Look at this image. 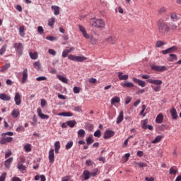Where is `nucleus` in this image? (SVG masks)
Returning <instances> with one entry per match:
<instances>
[{
	"mask_svg": "<svg viewBox=\"0 0 181 181\" xmlns=\"http://www.w3.org/2000/svg\"><path fill=\"white\" fill-rule=\"evenodd\" d=\"M157 25L158 28V32L161 35H165L170 30V27L168 25V23L165 22L163 18L158 20Z\"/></svg>",
	"mask_w": 181,
	"mask_h": 181,
	"instance_id": "obj_1",
	"label": "nucleus"
},
{
	"mask_svg": "<svg viewBox=\"0 0 181 181\" xmlns=\"http://www.w3.org/2000/svg\"><path fill=\"white\" fill-rule=\"evenodd\" d=\"M89 23L91 26L97 29H99V28L103 29L105 27V23L102 19L91 18Z\"/></svg>",
	"mask_w": 181,
	"mask_h": 181,
	"instance_id": "obj_2",
	"label": "nucleus"
},
{
	"mask_svg": "<svg viewBox=\"0 0 181 181\" xmlns=\"http://www.w3.org/2000/svg\"><path fill=\"white\" fill-rule=\"evenodd\" d=\"M146 81L151 84L155 85V86H151V88L154 92H160L161 90V85L163 84V81L159 79H148Z\"/></svg>",
	"mask_w": 181,
	"mask_h": 181,
	"instance_id": "obj_3",
	"label": "nucleus"
},
{
	"mask_svg": "<svg viewBox=\"0 0 181 181\" xmlns=\"http://www.w3.org/2000/svg\"><path fill=\"white\" fill-rule=\"evenodd\" d=\"M68 59L77 62H83L87 59L84 56H75L74 54H69Z\"/></svg>",
	"mask_w": 181,
	"mask_h": 181,
	"instance_id": "obj_4",
	"label": "nucleus"
},
{
	"mask_svg": "<svg viewBox=\"0 0 181 181\" xmlns=\"http://www.w3.org/2000/svg\"><path fill=\"white\" fill-rule=\"evenodd\" d=\"M151 69L155 71L163 72L167 70L165 66L151 65Z\"/></svg>",
	"mask_w": 181,
	"mask_h": 181,
	"instance_id": "obj_5",
	"label": "nucleus"
},
{
	"mask_svg": "<svg viewBox=\"0 0 181 181\" xmlns=\"http://www.w3.org/2000/svg\"><path fill=\"white\" fill-rule=\"evenodd\" d=\"M115 132H112V130H105L103 134V139H109L115 136Z\"/></svg>",
	"mask_w": 181,
	"mask_h": 181,
	"instance_id": "obj_6",
	"label": "nucleus"
},
{
	"mask_svg": "<svg viewBox=\"0 0 181 181\" xmlns=\"http://www.w3.org/2000/svg\"><path fill=\"white\" fill-rule=\"evenodd\" d=\"M78 29H79V31L82 33L84 38L86 39L90 38L89 34L87 33L86 28L83 25H78Z\"/></svg>",
	"mask_w": 181,
	"mask_h": 181,
	"instance_id": "obj_7",
	"label": "nucleus"
},
{
	"mask_svg": "<svg viewBox=\"0 0 181 181\" xmlns=\"http://www.w3.org/2000/svg\"><path fill=\"white\" fill-rule=\"evenodd\" d=\"M133 81L135 83H138L139 86H141V88H144L146 86V83L144 81L139 79L137 78H133Z\"/></svg>",
	"mask_w": 181,
	"mask_h": 181,
	"instance_id": "obj_8",
	"label": "nucleus"
},
{
	"mask_svg": "<svg viewBox=\"0 0 181 181\" xmlns=\"http://www.w3.org/2000/svg\"><path fill=\"white\" fill-rule=\"evenodd\" d=\"M28 69H25L24 71H23V77L21 78V83L23 84H25L26 83V80L28 77Z\"/></svg>",
	"mask_w": 181,
	"mask_h": 181,
	"instance_id": "obj_9",
	"label": "nucleus"
},
{
	"mask_svg": "<svg viewBox=\"0 0 181 181\" xmlns=\"http://www.w3.org/2000/svg\"><path fill=\"white\" fill-rule=\"evenodd\" d=\"M124 73L122 71H119L118 72V78L119 81H127L129 79V75L128 74H124L123 75Z\"/></svg>",
	"mask_w": 181,
	"mask_h": 181,
	"instance_id": "obj_10",
	"label": "nucleus"
},
{
	"mask_svg": "<svg viewBox=\"0 0 181 181\" xmlns=\"http://www.w3.org/2000/svg\"><path fill=\"white\" fill-rule=\"evenodd\" d=\"M37 112L38 113V117L42 119H48L49 116L48 115H44V113H42V109L40 107H38L37 109Z\"/></svg>",
	"mask_w": 181,
	"mask_h": 181,
	"instance_id": "obj_11",
	"label": "nucleus"
},
{
	"mask_svg": "<svg viewBox=\"0 0 181 181\" xmlns=\"http://www.w3.org/2000/svg\"><path fill=\"white\" fill-rule=\"evenodd\" d=\"M13 141V137H2L1 141H0V144L2 145H4L7 143H11Z\"/></svg>",
	"mask_w": 181,
	"mask_h": 181,
	"instance_id": "obj_12",
	"label": "nucleus"
},
{
	"mask_svg": "<svg viewBox=\"0 0 181 181\" xmlns=\"http://www.w3.org/2000/svg\"><path fill=\"white\" fill-rule=\"evenodd\" d=\"M14 48H16V51H17V52L22 54L23 46L21 42L14 43Z\"/></svg>",
	"mask_w": 181,
	"mask_h": 181,
	"instance_id": "obj_13",
	"label": "nucleus"
},
{
	"mask_svg": "<svg viewBox=\"0 0 181 181\" xmlns=\"http://www.w3.org/2000/svg\"><path fill=\"white\" fill-rule=\"evenodd\" d=\"M105 41L110 45H115L117 39L115 36H110L105 38Z\"/></svg>",
	"mask_w": 181,
	"mask_h": 181,
	"instance_id": "obj_14",
	"label": "nucleus"
},
{
	"mask_svg": "<svg viewBox=\"0 0 181 181\" xmlns=\"http://www.w3.org/2000/svg\"><path fill=\"white\" fill-rule=\"evenodd\" d=\"M123 120H124V112L123 110H121L119 113V115L117 117L116 123L119 124L121 122H122Z\"/></svg>",
	"mask_w": 181,
	"mask_h": 181,
	"instance_id": "obj_15",
	"label": "nucleus"
},
{
	"mask_svg": "<svg viewBox=\"0 0 181 181\" xmlns=\"http://www.w3.org/2000/svg\"><path fill=\"white\" fill-rule=\"evenodd\" d=\"M48 159L49 160V163L54 162V151L53 149L49 150L48 153Z\"/></svg>",
	"mask_w": 181,
	"mask_h": 181,
	"instance_id": "obj_16",
	"label": "nucleus"
},
{
	"mask_svg": "<svg viewBox=\"0 0 181 181\" xmlns=\"http://www.w3.org/2000/svg\"><path fill=\"white\" fill-rule=\"evenodd\" d=\"M14 101L16 102V105H20L21 104V95L19 92H16V96H14Z\"/></svg>",
	"mask_w": 181,
	"mask_h": 181,
	"instance_id": "obj_17",
	"label": "nucleus"
},
{
	"mask_svg": "<svg viewBox=\"0 0 181 181\" xmlns=\"http://www.w3.org/2000/svg\"><path fill=\"white\" fill-rule=\"evenodd\" d=\"M164 121V116L163 113H159L156 117V122L158 124H162Z\"/></svg>",
	"mask_w": 181,
	"mask_h": 181,
	"instance_id": "obj_18",
	"label": "nucleus"
},
{
	"mask_svg": "<svg viewBox=\"0 0 181 181\" xmlns=\"http://www.w3.org/2000/svg\"><path fill=\"white\" fill-rule=\"evenodd\" d=\"M23 163H25V160L21 159V161L18 162V164H17V168H18L20 171H25L26 170V167L23 165Z\"/></svg>",
	"mask_w": 181,
	"mask_h": 181,
	"instance_id": "obj_19",
	"label": "nucleus"
},
{
	"mask_svg": "<svg viewBox=\"0 0 181 181\" xmlns=\"http://www.w3.org/2000/svg\"><path fill=\"white\" fill-rule=\"evenodd\" d=\"M170 114H171L173 119H177L178 115H177V112L175 107H172L171 108Z\"/></svg>",
	"mask_w": 181,
	"mask_h": 181,
	"instance_id": "obj_20",
	"label": "nucleus"
},
{
	"mask_svg": "<svg viewBox=\"0 0 181 181\" xmlns=\"http://www.w3.org/2000/svg\"><path fill=\"white\" fill-rule=\"evenodd\" d=\"M121 101L120 98L119 96H114L110 100L111 105H114L115 103H119Z\"/></svg>",
	"mask_w": 181,
	"mask_h": 181,
	"instance_id": "obj_21",
	"label": "nucleus"
},
{
	"mask_svg": "<svg viewBox=\"0 0 181 181\" xmlns=\"http://www.w3.org/2000/svg\"><path fill=\"white\" fill-rule=\"evenodd\" d=\"M57 78H58V80H59L63 83L67 84L68 82H69L68 78L64 77V76H62V75L57 74Z\"/></svg>",
	"mask_w": 181,
	"mask_h": 181,
	"instance_id": "obj_22",
	"label": "nucleus"
},
{
	"mask_svg": "<svg viewBox=\"0 0 181 181\" xmlns=\"http://www.w3.org/2000/svg\"><path fill=\"white\" fill-rule=\"evenodd\" d=\"M51 9L54 10V15L59 16L60 13V8L58 6H52Z\"/></svg>",
	"mask_w": 181,
	"mask_h": 181,
	"instance_id": "obj_23",
	"label": "nucleus"
},
{
	"mask_svg": "<svg viewBox=\"0 0 181 181\" xmlns=\"http://www.w3.org/2000/svg\"><path fill=\"white\" fill-rule=\"evenodd\" d=\"M0 99L4 101H9L11 100V96L6 93H0Z\"/></svg>",
	"mask_w": 181,
	"mask_h": 181,
	"instance_id": "obj_24",
	"label": "nucleus"
},
{
	"mask_svg": "<svg viewBox=\"0 0 181 181\" xmlns=\"http://www.w3.org/2000/svg\"><path fill=\"white\" fill-rule=\"evenodd\" d=\"M18 33L20 34V37H25V33L24 25H20V28H18Z\"/></svg>",
	"mask_w": 181,
	"mask_h": 181,
	"instance_id": "obj_25",
	"label": "nucleus"
},
{
	"mask_svg": "<svg viewBox=\"0 0 181 181\" xmlns=\"http://www.w3.org/2000/svg\"><path fill=\"white\" fill-rule=\"evenodd\" d=\"M170 19L173 21H177L180 20V17L176 13H170Z\"/></svg>",
	"mask_w": 181,
	"mask_h": 181,
	"instance_id": "obj_26",
	"label": "nucleus"
},
{
	"mask_svg": "<svg viewBox=\"0 0 181 181\" xmlns=\"http://www.w3.org/2000/svg\"><path fill=\"white\" fill-rule=\"evenodd\" d=\"M82 177H83V180H87L90 177V173L88 170H85L82 174Z\"/></svg>",
	"mask_w": 181,
	"mask_h": 181,
	"instance_id": "obj_27",
	"label": "nucleus"
},
{
	"mask_svg": "<svg viewBox=\"0 0 181 181\" xmlns=\"http://www.w3.org/2000/svg\"><path fill=\"white\" fill-rule=\"evenodd\" d=\"M77 135L78 138H84L86 136V132L83 129H80L77 132Z\"/></svg>",
	"mask_w": 181,
	"mask_h": 181,
	"instance_id": "obj_28",
	"label": "nucleus"
},
{
	"mask_svg": "<svg viewBox=\"0 0 181 181\" xmlns=\"http://www.w3.org/2000/svg\"><path fill=\"white\" fill-rule=\"evenodd\" d=\"M13 158H8V160H6L5 161V167L7 168V169H9L10 167H11V165L13 163Z\"/></svg>",
	"mask_w": 181,
	"mask_h": 181,
	"instance_id": "obj_29",
	"label": "nucleus"
},
{
	"mask_svg": "<svg viewBox=\"0 0 181 181\" xmlns=\"http://www.w3.org/2000/svg\"><path fill=\"white\" fill-rule=\"evenodd\" d=\"M58 116L61 117H72L73 113H71V112H62L61 113H58Z\"/></svg>",
	"mask_w": 181,
	"mask_h": 181,
	"instance_id": "obj_30",
	"label": "nucleus"
},
{
	"mask_svg": "<svg viewBox=\"0 0 181 181\" xmlns=\"http://www.w3.org/2000/svg\"><path fill=\"white\" fill-rule=\"evenodd\" d=\"M76 124V120H68L66 122V125L69 126L70 128H74Z\"/></svg>",
	"mask_w": 181,
	"mask_h": 181,
	"instance_id": "obj_31",
	"label": "nucleus"
},
{
	"mask_svg": "<svg viewBox=\"0 0 181 181\" xmlns=\"http://www.w3.org/2000/svg\"><path fill=\"white\" fill-rule=\"evenodd\" d=\"M122 86L124 88H132L133 87H134V84L132 82H128L126 81L124 83V84L122 85Z\"/></svg>",
	"mask_w": 181,
	"mask_h": 181,
	"instance_id": "obj_32",
	"label": "nucleus"
},
{
	"mask_svg": "<svg viewBox=\"0 0 181 181\" xmlns=\"http://www.w3.org/2000/svg\"><path fill=\"white\" fill-rule=\"evenodd\" d=\"M134 167H139V168H145L147 167L148 165L146 163H136L134 162Z\"/></svg>",
	"mask_w": 181,
	"mask_h": 181,
	"instance_id": "obj_33",
	"label": "nucleus"
},
{
	"mask_svg": "<svg viewBox=\"0 0 181 181\" xmlns=\"http://www.w3.org/2000/svg\"><path fill=\"white\" fill-rule=\"evenodd\" d=\"M19 115H20L19 109H13V112H11V115L14 118H17Z\"/></svg>",
	"mask_w": 181,
	"mask_h": 181,
	"instance_id": "obj_34",
	"label": "nucleus"
},
{
	"mask_svg": "<svg viewBox=\"0 0 181 181\" xmlns=\"http://www.w3.org/2000/svg\"><path fill=\"white\" fill-rule=\"evenodd\" d=\"M167 11H168L167 7H165V6H162V7H160V8L158 9V14L162 15V14H163V13H165Z\"/></svg>",
	"mask_w": 181,
	"mask_h": 181,
	"instance_id": "obj_35",
	"label": "nucleus"
},
{
	"mask_svg": "<svg viewBox=\"0 0 181 181\" xmlns=\"http://www.w3.org/2000/svg\"><path fill=\"white\" fill-rule=\"evenodd\" d=\"M169 57H170L169 62H173L174 61L177 60V56L175 54H170Z\"/></svg>",
	"mask_w": 181,
	"mask_h": 181,
	"instance_id": "obj_36",
	"label": "nucleus"
},
{
	"mask_svg": "<svg viewBox=\"0 0 181 181\" xmlns=\"http://www.w3.org/2000/svg\"><path fill=\"white\" fill-rule=\"evenodd\" d=\"M163 138V136H157L154 139V140L152 141V144H156L160 142Z\"/></svg>",
	"mask_w": 181,
	"mask_h": 181,
	"instance_id": "obj_37",
	"label": "nucleus"
},
{
	"mask_svg": "<svg viewBox=\"0 0 181 181\" xmlns=\"http://www.w3.org/2000/svg\"><path fill=\"white\" fill-rule=\"evenodd\" d=\"M178 170L175 169L173 167L170 168L169 170L170 175H175L176 174H178Z\"/></svg>",
	"mask_w": 181,
	"mask_h": 181,
	"instance_id": "obj_38",
	"label": "nucleus"
},
{
	"mask_svg": "<svg viewBox=\"0 0 181 181\" xmlns=\"http://www.w3.org/2000/svg\"><path fill=\"white\" fill-rule=\"evenodd\" d=\"M30 57H31V59H37L38 58V54L37 52H30Z\"/></svg>",
	"mask_w": 181,
	"mask_h": 181,
	"instance_id": "obj_39",
	"label": "nucleus"
},
{
	"mask_svg": "<svg viewBox=\"0 0 181 181\" xmlns=\"http://www.w3.org/2000/svg\"><path fill=\"white\" fill-rule=\"evenodd\" d=\"M165 45V42H163L162 40H158L156 43V47L158 48H160Z\"/></svg>",
	"mask_w": 181,
	"mask_h": 181,
	"instance_id": "obj_40",
	"label": "nucleus"
},
{
	"mask_svg": "<svg viewBox=\"0 0 181 181\" xmlns=\"http://www.w3.org/2000/svg\"><path fill=\"white\" fill-rule=\"evenodd\" d=\"M55 23V18H51L48 20V25L53 27Z\"/></svg>",
	"mask_w": 181,
	"mask_h": 181,
	"instance_id": "obj_41",
	"label": "nucleus"
},
{
	"mask_svg": "<svg viewBox=\"0 0 181 181\" xmlns=\"http://www.w3.org/2000/svg\"><path fill=\"white\" fill-rule=\"evenodd\" d=\"M93 136L96 138H100L102 136V133L100 130H96L95 132H94L93 133Z\"/></svg>",
	"mask_w": 181,
	"mask_h": 181,
	"instance_id": "obj_42",
	"label": "nucleus"
},
{
	"mask_svg": "<svg viewBox=\"0 0 181 181\" xmlns=\"http://www.w3.org/2000/svg\"><path fill=\"white\" fill-rule=\"evenodd\" d=\"M148 119H145L144 120V122H143V124H142V128L144 129H148Z\"/></svg>",
	"mask_w": 181,
	"mask_h": 181,
	"instance_id": "obj_43",
	"label": "nucleus"
},
{
	"mask_svg": "<svg viewBox=\"0 0 181 181\" xmlns=\"http://www.w3.org/2000/svg\"><path fill=\"white\" fill-rule=\"evenodd\" d=\"M31 146H32L30 144H25V146H24V150L25 152H30L32 151Z\"/></svg>",
	"mask_w": 181,
	"mask_h": 181,
	"instance_id": "obj_44",
	"label": "nucleus"
},
{
	"mask_svg": "<svg viewBox=\"0 0 181 181\" xmlns=\"http://www.w3.org/2000/svg\"><path fill=\"white\" fill-rule=\"evenodd\" d=\"M168 53L170 54L173 52H175L177 50V47L176 46H173L171 47L168 48Z\"/></svg>",
	"mask_w": 181,
	"mask_h": 181,
	"instance_id": "obj_45",
	"label": "nucleus"
},
{
	"mask_svg": "<svg viewBox=\"0 0 181 181\" xmlns=\"http://www.w3.org/2000/svg\"><path fill=\"white\" fill-rule=\"evenodd\" d=\"M168 53L170 54L173 52H175L177 50V47L176 46H173L171 47L168 48Z\"/></svg>",
	"mask_w": 181,
	"mask_h": 181,
	"instance_id": "obj_46",
	"label": "nucleus"
},
{
	"mask_svg": "<svg viewBox=\"0 0 181 181\" xmlns=\"http://www.w3.org/2000/svg\"><path fill=\"white\" fill-rule=\"evenodd\" d=\"M34 68H35V69L40 71V63L39 62H34Z\"/></svg>",
	"mask_w": 181,
	"mask_h": 181,
	"instance_id": "obj_47",
	"label": "nucleus"
},
{
	"mask_svg": "<svg viewBox=\"0 0 181 181\" xmlns=\"http://www.w3.org/2000/svg\"><path fill=\"white\" fill-rule=\"evenodd\" d=\"M80 91H81V88H80V87L74 86V87L73 88V92H74L75 94L79 93Z\"/></svg>",
	"mask_w": 181,
	"mask_h": 181,
	"instance_id": "obj_48",
	"label": "nucleus"
},
{
	"mask_svg": "<svg viewBox=\"0 0 181 181\" xmlns=\"http://www.w3.org/2000/svg\"><path fill=\"white\" fill-rule=\"evenodd\" d=\"M73 141H69V143L66 144V145L65 146V148L66 150H69L70 148H71V147L73 146Z\"/></svg>",
	"mask_w": 181,
	"mask_h": 181,
	"instance_id": "obj_49",
	"label": "nucleus"
},
{
	"mask_svg": "<svg viewBox=\"0 0 181 181\" xmlns=\"http://www.w3.org/2000/svg\"><path fill=\"white\" fill-rule=\"evenodd\" d=\"M93 143H94V140L93 139H92V137H88V139H86L87 145H90Z\"/></svg>",
	"mask_w": 181,
	"mask_h": 181,
	"instance_id": "obj_50",
	"label": "nucleus"
},
{
	"mask_svg": "<svg viewBox=\"0 0 181 181\" xmlns=\"http://www.w3.org/2000/svg\"><path fill=\"white\" fill-rule=\"evenodd\" d=\"M36 80L37 81H47V78L46 76H41L37 77Z\"/></svg>",
	"mask_w": 181,
	"mask_h": 181,
	"instance_id": "obj_51",
	"label": "nucleus"
},
{
	"mask_svg": "<svg viewBox=\"0 0 181 181\" xmlns=\"http://www.w3.org/2000/svg\"><path fill=\"white\" fill-rule=\"evenodd\" d=\"M10 67V64H6V65H4L1 69V71L4 72L5 71H6L8 69H9Z\"/></svg>",
	"mask_w": 181,
	"mask_h": 181,
	"instance_id": "obj_52",
	"label": "nucleus"
},
{
	"mask_svg": "<svg viewBox=\"0 0 181 181\" xmlns=\"http://www.w3.org/2000/svg\"><path fill=\"white\" fill-rule=\"evenodd\" d=\"M6 136H13V132H7L6 133H2L1 136L4 137Z\"/></svg>",
	"mask_w": 181,
	"mask_h": 181,
	"instance_id": "obj_53",
	"label": "nucleus"
},
{
	"mask_svg": "<svg viewBox=\"0 0 181 181\" xmlns=\"http://www.w3.org/2000/svg\"><path fill=\"white\" fill-rule=\"evenodd\" d=\"M48 53L52 56H56L57 52L54 49H48Z\"/></svg>",
	"mask_w": 181,
	"mask_h": 181,
	"instance_id": "obj_54",
	"label": "nucleus"
},
{
	"mask_svg": "<svg viewBox=\"0 0 181 181\" xmlns=\"http://www.w3.org/2000/svg\"><path fill=\"white\" fill-rule=\"evenodd\" d=\"M16 131H17L18 132H24L25 127H23V126H18L17 129H16Z\"/></svg>",
	"mask_w": 181,
	"mask_h": 181,
	"instance_id": "obj_55",
	"label": "nucleus"
},
{
	"mask_svg": "<svg viewBox=\"0 0 181 181\" xmlns=\"http://www.w3.org/2000/svg\"><path fill=\"white\" fill-rule=\"evenodd\" d=\"M68 55H69V52H67L66 49L62 51V57L63 58L67 57Z\"/></svg>",
	"mask_w": 181,
	"mask_h": 181,
	"instance_id": "obj_56",
	"label": "nucleus"
},
{
	"mask_svg": "<svg viewBox=\"0 0 181 181\" xmlns=\"http://www.w3.org/2000/svg\"><path fill=\"white\" fill-rule=\"evenodd\" d=\"M57 37L54 36H47V40H49L51 42L55 41Z\"/></svg>",
	"mask_w": 181,
	"mask_h": 181,
	"instance_id": "obj_57",
	"label": "nucleus"
},
{
	"mask_svg": "<svg viewBox=\"0 0 181 181\" xmlns=\"http://www.w3.org/2000/svg\"><path fill=\"white\" fill-rule=\"evenodd\" d=\"M38 33L42 35L44 33V29L42 26H38L37 28Z\"/></svg>",
	"mask_w": 181,
	"mask_h": 181,
	"instance_id": "obj_58",
	"label": "nucleus"
},
{
	"mask_svg": "<svg viewBox=\"0 0 181 181\" xmlns=\"http://www.w3.org/2000/svg\"><path fill=\"white\" fill-rule=\"evenodd\" d=\"M47 102L45 99H41V107H44L47 105Z\"/></svg>",
	"mask_w": 181,
	"mask_h": 181,
	"instance_id": "obj_59",
	"label": "nucleus"
},
{
	"mask_svg": "<svg viewBox=\"0 0 181 181\" xmlns=\"http://www.w3.org/2000/svg\"><path fill=\"white\" fill-rule=\"evenodd\" d=\"M6 175V173H3L0 177V181H5Z\"/></svg>",
	"mask_w": 181,
	"mask_h": 181,
	"instance_id": "obj_60",
	"label": "nucleus"
},
{
	"mask_svg": "<svg viewBox=\"0 0 181 181\" xmlns=\"http://www.w3.org/2000/svg\"><path fill=\"white\" fill-rule=\"evenodd\" d=\"M6 50V46H3L1 49H0V54L2 56Z\"/></svg>",
	"mask_w": 181,
	"mask_h": 181,
	"instance_id": "obj_61",
	"label": "nucleus"
},
{
	"mask_svg": "<svg viewBox=\"0 0 181 181\" xmlns=\"http://www.w3.org/2000/svg\"><path fill=\"white\" fill-rule=\"evenodd\" d=\"M54 146H55V149L59 150L60 148H61L60 142L59 141H56L55 144H54Z\"/></svg>",
	"mask_w": 181,
	"mask_h": 181,
	"instance_id": "obj_62",
	"label": "nucleus"
},
{
	"mask_svg": "<svg viewBox=\"0 0 181 181\" xmlns=\"http://www.w3.org/2000/svg\"><path fill=\"white\" fill-rule=\"evenodd\" d=\"M132 101V98H129V96H128L127 98H126L125 99V102H124V104L125 105H128L131 103Z\"/></svg>",
	"mask_w": 181,
	"mask_h": 181,
	"instance_id": "obj_63",
	"label": "nucleus"
},
{
	"mask_svg": "<svg viewBox=\"0 0 181 181\" xmlns=\"http://www.w3.org/2000/svg\"><path fill=\"white\" fill-rule=\"evenodd\" d=\"M70 179H71L70 176H66V177L62 178L61 181H69Z\"/></svg>",
	"mask_w": 181,
	"mask_h": 181,
	"instance_id": "obj_64",
	"label": "nucleus"
}]
</instances>
